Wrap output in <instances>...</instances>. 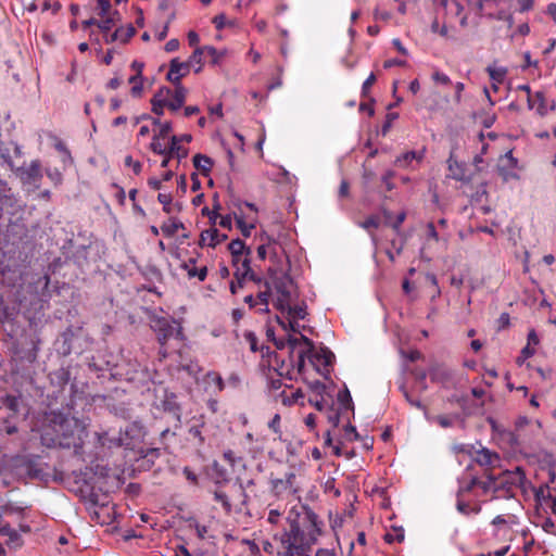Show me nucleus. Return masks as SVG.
I'll list each match as a JSON object with an SVG mask.
<instances>
[{"mask_svg":"<svg viewBox=\"0 0 556 556\" xmlns=\"http://www.w3.org/2000/svg\"><path fill=\"white\" fill-rule=\"evenodd\" d=\"M187 93L188 91L182 85L175 86L174 92L172 91L169 96L172 99H167V108L173 112L179 110L186 101Z\"/></svg>","mask_w":556,"mask_h":556,"instance_id":"obj_16","label":"nucleus"},{"mask_svg":"<svg viewBox=\"0 0 556 556\" xmlns=\"http://www.w3.org/2000/svg\"><path fill=\"white\" fill-rule=\"evenodd\" d=\"M135 34V28L129 27L128 30H124L123 28L115 29L114 33L106 35L105 42L111 43L117 40H121L122 42H127L130 37H132Z\"/></svg>","mask_w":556,"mask_h":556,"instance_id":"obj_27","label":"nucleus"},{"mask_svg":"<svg viewBox=\"0 0 556 556\" xmlns=\"http://www.w3.org/2000/svg\"><path fill=\"white\" fill-rule=\"evenodd\" d=\"M184 228V224L176 218H169L168 220L164 222L161 226L163 235L167 238L174 237L179 229Z\"/></svg>","mask_w":556,"mask_h":556,"instance_id":"obj_26","label":"nucleus"},{"mask_svg":"<svg viewBox=\"0 0 556 556\" xmlns=\"http://www.w3.org/2000/svg\"><path fill=\"white\" fill-rule=\"evenodd\" d=\"M129 366L131 367V369H128L126 372H125V376H126V379L130 382H144L148 377H149V374H148V370H147V367L139 364V363H135V364H129Z\"/></svg>","mask_w":556,"mask_h":556,"instance_id":"obj_18","label":"nucleus"},{"mask_svg":"<svg viewBox=\"0 0 556 556\" xmlns=\"http://www.w3.org/2000/svg\"><path fill=\"white\" fill-rule=\"evenodd\" d=\"M280 312H287L289 317L292 319H304L306 317V306L305 305H294L291 306L290 302H287V306L282 305V307H276Z\"/></svg>","mask_w":556,"mask_h":556,"instance_id":"obj_25","label":"nucleus"},{"mask_svg":"<svg viewBox=\"0 0 556 556\" xmlns=\"http://www.w3.org/2000/svg\"><path fill=\"white\" fill-rule=\"evenodd\" d=\"M28 508V506H20L15 503L8 502L3 505H0L1 516L2 515H18L23 517L24 510Z\"/></svg>","mask_w":556,"mask_h":556,"instance_id":"obj_33","label":"nucleus"},{"mask_svg":"<svg viewBox=\"0 0 556 556\" xmlns=\"http://www.w3.org/2000/svg\"><path fill=\"white\" fill-rule=\"evenodd\" d=\"M157 407L163 412L170 414L176 421V427H179L181 422V406L177 402V396L174 393L165 392L164 397L161 400Z\"/></svg>","mask_w":556,"mask_h":556,"instance_id":"obj_7","label":"nucleus"},{"mask_svg":"<svg viewBox=\"0 0 556 556\" xmlns=\"http://www.w3.org/2000/svg\"><path fill=\"white\" fill-rule=\"evenodd\" d=\"M457 509L465 515H469L470 513L478 514L480 511V507H471L463 497H457Z\"/></svg>","mask_w":556,"mask_h":556,"instance_id":"obj_44","label":"nucleus"},{"mask_svg":"<svg viewBox=\"0 0 556 556\" xmlns=\"http://www.w3.org/2000/svg\"><path fill=\"white\" fill-rule=\"evenodd\" d=\"M496 460H498L497 454L492 453L486 448H482L481 451H478L476 454V462L481 466H491Z\"/></svg>","mask_w":556,"mask_h":556,"instance_id":"obj_29","label":"nucleus"},{"mask_svg":"<svg viewBox=\"0 0 556 556\" xmlns=\"http://www.w3.org/2000/svg\"><path fill=\"white\" fill-rule=\"evenodd\" d=\"M203 53L212 58L213 63H217L222 54L212 46L202 47Z\"/></svg>","mask_w":556,"mask_h":556,"instance_id":"obj_59","label":"nucleus"},{"mask_svg":"<svg viewBox=\"0 0 556 556\" xmlns=\"http://www.w3.org/2000/svg\"><path fill=\"white\" fill-rule=\"evenodd\" d=\"M308 402L319 412H323L328 406V403L326 402L324 394L314 395V397L308 399Z\"/></svg>","mask_w":556,"mask_h":556,"instance_id":"obj_47","label":"nucleus"},{"mask_svg":"<svg viewBox=\"0 0 556 556\" xmlns=\"http://www.w3.org/2000/svg\"><path fill=\"white\" fill-rule=\"evenodd\" d=\"M161 140H164V138L159 135H154L150 143V149L155 154H166L168 150V147L163 146Z\"/></svg>","mask_w":556,"mask_h":556,"instance_id":"obj_40","label":"nucleus"},{"mask_svg":"<svg viewBox=\"0 0 556 556\" xmlns=\"http://www.w3.org/2000/svg\"><path fill=\"white\" fill-rule=\"evenodd\" d=\"M267 254H269V260L275 265L279 263V256L277 253V242L276 240L271 239L268 236H266V242H264V239L262 238V244L257 248V257L261 261H264Z\"/></svg>","mask_w":556,"mask_h":556,"instance_id":"obj_11","label":"nucleus"},{"mask_svg":"<svg viewBox=\"0 0 556 556\" xmlns=\"http://www.w3.org/2000/svg\"><path fill=\"white\" fill-rule=\"evenodd\" d=\"M380 225V220L377 216H369L363 223V227L367 230L377 229Z\"/></svg>","mask_w":556,"mask_h":556,"instance_id":"obj_63","label":"nucleus"},{"mask_svg":"<svg viewBox=\"0 0 556 556\" xmlns=\"http://www.w3.org/2000/svg\"><path fill=\"white\" fill-rule=\"evenodd\" d=\"M247 279L257 285H260L263 281L262 277L256 275L254 270L251 268L250 262L245 260L243 263V268L240 277H236V280L231 281L230 283V292L232 294H236L240 289H243Z\"/></svg>","mask_w":556,"mask_h":556,"instance_id":"obj_6","label":"nucleus"},{"mask_svg":"<svg viewBox=\"0 0 556 556\" xmlns=\"http://www.w3.org/2000/svg\"><path fill=\"white\" fill-rule=\"evenodd\" d=\"M202 426H191L189 428V435L193 439L198 440V444L202 445L204 443V438L202 435Z\"/></svg>","mask_w":556,"mask_h":556,"instance_id":"obj_55","label":"nucleus"},{"mask_svg":"<svg viewBox=\"0 0 556 556\" xmlns=\"http://www.w3.org/2000/svg\"><path fill=\"white\" fill-rule=\"evenodd\" d=\"M2 407L9 410V416L16 415L20 407V397L15 395H5L1 397L0 408Z\"/></svg>","mask_w":556,"mask_h":556,"instance_id":"obj_30","label":"nucleus"},{"mask_svg":"<svg viewBox=\"0 0 556 556\" xmlns=\"http://www.w3.org/2000/svg\"><path fill=\"white\" fill-rule=\"evenodd\" d=\"M46 174L55 186H58L62 182L63 176H62V173L58 168H48L46 170Z\"/></svg>","mask_w":556,"mask_h":556,"instance_id":"obj_53","label":"nucleus"},{"mask_svg":"<svg viewBox=\"0 0 556 556\" xmlns=\"http://www.w3.org/2000/svg\"><path fill=\"white\" fill-rule=\"evenodd\" d=\"M399 117V114L397 113H388L387 116H386V122L384 124L382 125V128H381V132L383 136H386L388 134V131L390 130L391 126H392V123Z\"/></svg>","mask_w":556,"mask_h":556,"instance_id":"obj_56","label":"nucleus"},{"mask_svg":"<svg viewBox=\"0 0 556 556\" xmlns=\"http://www.w3.org/2000/svg\"><path fill=\"white\" fill-rule=\"evenodd\" d=\"M244 339L249 343L250 350L252 352H256L258 350V348H257V337L255 336V333L253 331H247L244 333Z\"/></svg>","mask_w":556,"mask_h":556,"instance_id":"obj_58","label":"nucleus"},{"mask_svg":"<svg viewBox=\"0 0 556 556\" xmlns=\"http://www.w3.org/2000/svg\"><path fill=\"white\" fill-rule=\"evenodd\" d=\"M55 149H56L58 151H60V152L63 154V159H62V161H63V163H64V164H66V163L72 164V163H73V157H72V155H71V152H70V150L66 148V146L64 144V142H62V141H58V142L55 143Z\"/></svg>","mask_w":556,"mask_h":556,"instance_id":"obj_50","label":"nucleus"},{"mask_svg":"<svg viewBox=\"0 0 556 556\" xmlns=\"http://www.w3.org/2000/svg\"><path fill=\"white\" fill-rule=\"evenodd\" d=\"M157 201L163 205V211L167 214L173 213L175 208H177V211L181 210L179 204H173V197L170 193L160 192L157 195Z\"/></svg>","mask_w":556,"mask_h":556,"instance_id":"obj_31","label":"nucleus"},{"mask_svg":"<svg viewBox=\"0 0 556 556\" xmlns=\"http://www.w3.org/2000/svg\"><path fill=\"white\" fill-rule=\"evenodd\" d=\"M195 261L191 258L189 264H185V269H187L189 278L197 277L200 281H204L207 276V267L203 266L201 268H197L194 266Z\"/></svg>","mask_w":556,"mask_h":556,"instance_id":"obj_28","label":"nucleus"},{"mask_svg":"<svg viewBox=\"0 0 556 556\" xmlns=\"http://www.w3.org/2000/svg\"><path fill=\"white\" fill-rule=\"evenodd\" d=\"M479 479L477 477H472L468 482H464L460 484L457 497H464L466 494L470 493L476 486H478Z\"/></svg>","mask_w":556,"mask_h":556,"instance_id":"obj_37","label":"nucleus"},{"mask_svg":"<svg viewBox=\"0 0 556 556\" xmlns=\"http://www.w3.org/2000/svg\"><path fill=\"white\" fill-rule=\"evenodd\" d=\"M488 73L490 75V78L494 83H502L505 78L506 71L504 68H492L488 67Z\"/></svg>","mask_w":556,"mask_h":556,"instance_id":"obj_49","label":"nucleus"},{"mask_svg":"<svg viewBox=\"0 0 556 556\" xmlns=\"http://www.w3.org/2000/svg\"><path fill=\"white\" fill-rule=\"evenodd\" d=\"M166 154L173 155L180 162L182 159L187 157L188 149L179 144L178 136L174 135L169 139L168 150Z\"/></svg>","mask_w":556,"mask_h":556,"instance_id":"obj_20","label":"nucleus"},{"mask_svg":"<svg viewBox=\"0 0 556 556\" xmlns=\"http://www.w3.org/2000/svg\"><path fill=\"white\" fill-rule=\"evenodd\" d=\"M303 397H304V394L299 389V390L292 392L291 396L283 399V404H286V405L300 404V400ZM301 405H304V403L301 402Z\"/></svg>","mask_w":556,"mask_h":556,"instance_id":"obj_51","label":"nucleus"},{"mask_svg":"<svg viewBox=\"0 0 556 556\" xmlns=\"http://www.w3.org/2000/svg\"><path fill=\"white\" fill-rule=\"evenodd\" d=\"M448 170L451 173V176L458 181H469V177L466 176L465 167L463 164L458 163L457 161L453 160L452 157L448 160Z\"/></svg>","mask_w":556,"mask_h":556,"instance_id":"obj_24","label":"nucleus"},{"mask_svg":"<svg viewBox=\"0 0 556 556\" xmlns=\"http://www.w3.org/2000/svg\"><path fill=\"white\" fill-rule=\"evenodd\" d=\"M535 353V350L531 348V345L527 344L520 353V356L518 357L517 362L518 364H521L525 359L530 358Z\"/></svg>","mask_w":556,"mask_h":556,"instance_id":"obj_61","label":"nucleus"},{"mask_svg":"<svg viewBox=\"0 0 556 556\" xmlns=\"http://www.w3.org/2000/svg\"><path fill=\"white\" fill-rule=\"evenodd\" d=\"M150 327L156 334L157 342L160 344L159 355L161 358H166L168 352L166 344L170 339L182 340V328L179 323L174 318L159 316L153 314L149 318Z\"/></svg>","mask_w":556,"mask_h":556,"instance_id":"obj_4","label":"nucleus"},{"mask_svg":"<svg viewBox=\"0 0 556 556\" xmlns=\"http://www.w3.org/2000/svg\"><path fill=\"white\" fill-rule=\"evenodd\" d=\"M404 530L403 528H394L392 532H388L384 535V541L387 543H402L404 541Z\"/></svg>","mask_w":556,"mask_h":556,"instance_id":"obj_38","label":"nucleus"},{"mask_svg":"<svg viewBox=\"0 0 556 556\" xmlns=\"http://www.w3.org/2000/svg\"><path fill=\"white\" fill-rule=\"evenodd\" d=\"M270 491L277 497L296 494L300 491V486L296 484V475L289 471L282 478H271Z\"/></svg>","mask_w":556,"mask_h":556,"instance_id":"obj_5","label":"nucleus"},{"mask_svg":"<svg viewBox=\"0 0 556 556\" xmlns=\"http://www.w3.org/2000/svg\"><path fill=\"white\" fill-rule=\"evenodd\" d=\"M172 94V90L167 87H162L151 99L152 112L156 115L164 113V108L167 106V98Z\"/></svg>","mask_w":556,"mask_h":556,"instance_id":"obj_14","label":"nucleus"},{"mask_svg":"<svg viewBox=\"0 0 556 556\" xmlns=\"http://www.w3.org/2000/svg\"><path fill=\"white\" fill-rule=\"evenodd\" d=\"M125 165L131 167L135 175H139L142 170V164L139 161H134L130 155L125 157Z\"/></svg>","mask_w":556,"mask_h":556,"instance_id":"obj_57","label":"nucleus"},{"mask_svg":"<svg viewBox=\"0 0 556 556\" xmlns=\"http://www.w3.org/2000/svg\"><path fill=\"white\" fill-rule=\"evenodd\" d=\"M190 72V62H180L178 59H173L169 63V70L166 75L168 81L175 86L181 85L180 80Z\"/></svg>","mask_w":556,"mask_h":556,"instance_id":"obj_9","label":"nucleus"},{"mask_svg":"<svg viewBox=\"0 0 556 556\" xmlns=\"http://www.w3.org/2000/svg\"><path fill=\"white\" fill-rule=\"evenodd\" d=\"M228 250L231 254V256L233 255H239V254H251V250L250 248H248L244 243V241H242L241 239H235L232 240L229 244H228Z\"/></svg>","mask_w":556,"mask_h":556,"instance_id":"obj_32","label":"nucleus"},{"mask_svg":"<svg viewBox=\"0 0 556 556\" xmlns=\"http://www.w3.org/2000/svg\"><path fill=\"white\" fill-rule=\"evenodd\" d=\"M308 359L318 372H321V367H328L332 365L334 359L333 353L328 348H320L319 350H313L308 353Z\"/></svg>","mask_w":556,"mask_h":556,"instance_id":"obj_8","label":"nucleus"},{"mask_svg":"<svg viewBox=\"0 0 556 556\" xmlns=\"http://www.w3.org/2000/svg\"><path fill=\"white\" fill-rule=\"evenodd\" d=\"M16 200L12 193L9 184L0 179V215L15 206Z\"/></svg>","mask_w":556,"mask_h":556,"instance_id":"obj_13","label":"nucleus"},{"mask_svg":"<svg viewBox=\"0 0 556 556\" xmlns=\"http://www.w3.org/2000/svg\"><path fill=\"white\" fill-rule=\"evenodd\" d=\"M296 320L298 319H291V320L285 321V320H281L279 317H277L278 324L286 331L300 332V326Z\"/></svg>","mask_w":556,"mask_h":556,"instance_id":"obj_46","label":"nucleus"},{"mask_svg":"<svg viewBox=\"0 0 556 556\" xmlns=\"http://www.w3.org/2000/svg\"><path fill=\"white\" fill-rule=\"evenodd\" d=\"M128 81L130 85H132L131 90H130L131 96L140 97L142 89H143L142 79H141L140 75L139 74L132 75Z\"/></svg>","mask_w":556,"mask_h":556,"instance_id":"obj_39","label":"nucleus"},{"mask_svg":"<svg viewBox=\"0 0 556 556\" xmlns=\"http://www.w3.org/2000/svg\"><path fill=\"white\" fill-rule=\"evenodd\" d=\"M528 108L530 110H535L539 115L544 116L547 113L544 93L542 91H538L533 97H529Z\"/></svg>","mask_w":556,"mask_h":556,"instance_id":"obj_19","label":"nucleus"},{"mask_svg":"<svg viewBox=\"0 0 556 556\" xmlns=\"http://www.w3.org/2000/svg\"><path fill=\"white\" fill-rule=\"evenodd\" d=\"M23 177L27 182H37L41 179V165L38 160L33 161L28 167L22 170Z\"/></svg>","mask_w":556,"mask_h":556,"instance_id":"obj_21","label":"nucleus"},{"mask_svg":"<svg viewBox=\"0 0 556 556\" xmlns=\"http://www.w3.org/2000/svg\"><path fill=\"white\" fill-rule=\"evenodd\" d=\"M431 31L439 34L441 37H447V27L445 25L440 26L439 21L435 18L431 24Z\"/></svg>","mask_w":556,"mask_h":556,"instance_id":"obj_62","label":"nucleus"},{"mask_svg":"<svg viewBox=\"0 0 556 556\" xmlns=\"http://www.w3.org/2000/svg\"><path fill=\"white\" fill-rule=\"evenodd\" d=\"M87 431L84 422L61 410L46 412L41 419L40 438L47 447L74 448L80 454Z\"/></svg>","mask_w":556,"mask_h":556,"instance_id":"obj_2","label":"nucleus"},{"mask_svg":"<svg viewBox=\"0 0 556 556\" xmlns=\"http://www.w3.org/2000/svg\"><path fill=\"white\" fill-rule=\"evenodd\" d=\"M227 239V235L220 233L215 226L205 229L200 235L199 244L201 247L208 245L215 248L217 244L224 242Z\"/></svg>","mask_w":556,"mask_h":556,"instance_id":"obj_12","label":"nucleus"},{"mask_svg":"<svg viewBox=\"0 0 556 556\" xmlns=\"http://www.w3.org/2000/svg\"><path fill=\"white\" fill-rule=\"evenodd\" d=\"M118 12H114L113 14L103 17L102 21L97 23V26L99 29L106 36L108 33L111 30L113 25L115 24V18L118 17Z\"/></svg>","mask_w":556,"mask_h":556,"instance_id":"obj_36","label":"nucleus"},{"mask_svg":"<svg viewBox=\"0 0 556 556\" xmlns=\"http://www.w3.org/2000/svg\"><path fill=\"white\" fill-rule=\"evenodd\" d=\"M192 161H193L194 167L202 175L208 176V174L212 169V166H213V161L208 156L198 153L193 156Z\"/></svg>","mask_w":556,"mask_h":556,"instance_id":"obj_23","label":"nucleus"},{"mask_svg":"<svg viewBox=\"0 0 556 556\" xmlns=\"http://www.w3.org/2000/svg\"><path fill=\"white\" fill-rule=\"evenodd\" d=\"M478 486L481 488L484 492L490 490H496L501 486L498 479L493 478L492 476H488L485 480H480Z\"/></svg>","mask_w":556,"mask_h":556,"instance_id":"obj_41","label":"nucleus"},{"mask_svg":"<svg viewBox=\"0 0 556 556\" xmlns=\"http://www.w3.org/2000/svg\"><path fill=\"white\" fill-rule=\"evenodd\" d=\"M376 75L374 73H371L367 78L366 80L363 83V86H362V96L363 97H367L368 92H369V89L370 87L376 83Z\"/></svg>","mask_w":556,"mask_h":556,"instance_id":"obj_60","label":"nucleus"},{"mask_svg":"<svg viewBox=\"0 0 556 556\" xmlns=\"http://www.w3.org/2000/svg\"><path fill=\"white\" fill-rule=\"evenodd\" d=\"M224 459L232 467L242 463V457L237 455L232 450L225 451L223 454Z\"/></svg>","mask_w":556,"mask_h":556,"instance_id":"obj_48","label":"nucleus"},{"mask_svg":"<svg viewBox=\"0 0 556 556\" xmlns=\"http://www.w3.org/2000/svg\"><path fill=\"white\" fill-rule=\"evenodd\" d=\"M430 378L433 382L441 383L446 388L454 384V371L442 365H437L431 368Z\"/></svg>","mask_w":556,"mask_h":556,"instance_id":"obj_10","label":"nucleus"},{"mask_svg":"<svg viewBox=\"0 0 556 556\" xmlns=\"http://www.w3.org/2000/svg\"><path fill=\"white\" fill-rule=\"evenodd\" d=\"M237 227L240 229L242 236L250 237L251 230L254 228L253 224L248 225L242 216H236Z\"/></svg>","mask_w":556,"mask_h":556,"instance_id":"obj_45","label":"nucleus"},{"mask_svg":"<svg viewBox=\"0 0 556 556\" xmlns=\"http://www.w3.org/2000/svg\"><path fill=\"white\" fill-rule=\"evenodd\" d=\"M268 280L264 281L265 290L258 291L256 294L257 300L265 306L267 311L271 287L278 293L276 307L287 306V302L291 300L292 279L282 267H269L267 269Z\"/></svg>","mask_w":556,"mask_h":556,"instance_id":"obj_3","label":"nucleus"},{"mask_svg":"<svg viewBox=\"0 0 556 556\" xmlns=\"http://www.w3.org/2000/svg\"><path fill=\"white\" fill-rule=\"evenodd\" d=\"M456 417H451L446 415H439L434 418V420L438 422V425L442 428H448L454 425V420Z\"/></svg>","mask_w":556,"mask_h":556,"instance_id":"obj_54","label":"nucleus"},{"mask_svg":"<svg viewBox=\"0 0 556 556\" xmlns=\"http://www.w3.org/2000/svg\"><path fill=\"white\" fill-rule=\"evenodd\" d=\"M338 401L345 409H353L352 396L346 388L338 393Z\"/></svg>","mask_w":556,"mask_h":556,"instance_id":"obj_42","label":"nucleus"},{"mask_svg":"<svg viewBox=\"0 0 556 556\" xmlns=\"http://www.w3.org/2000/svg\"><path fill=\"white\" fill-rule=\"evenodd\" d=\"M526 480L525 471L522 468L517 467L513 471H505L502 478L498 479L501 486L510 484L514 486H521Z\"/></svg>","mask_w":556,"mask_h":556,"instance_id":"obj_15","label":"nucleus"},{"mask_svg":"<svg viewBox=\"0 0 556 556\" xmlns=\"http://www.w3.org/2000/svg\"><path fill=\"white\" fill-rule=\"evenodd\" d=\"M213 496H214V501L219 503L227 514L231 513L232 508H231V504H230L229 497H228V495L223 490L217 488L213 492Z\"/></svg>","mask_w":556,"mask_h":556,"instance_id":"obj_34","label":"nucleus"},{"mask_svg":"<svg viewBox=\"0 0 556 556\" xmlns=\"http://www.w3.org/2000/svg\"><path fill=\"white\" fill-rule=\"evenodd\" d=\"M250 255L251 254H239V255L231 256V263H232V266L235 267V273H233L235 278L240 277V275L242 273V268H243V263L245 260L251 263Z\"/></svg>","mask_w":556,"mask_h":556,"instance_id":"obj_35","label":"nucleus"},{"mask_svg":"<svg viewBox=\"0 0 556 556\" xmlns=\"http://www.w3.org/2000/svg\"><path fill=\"white\" fill-rule=\"evenodd\" d=\"M288 527L274 535L278 556H308L320 534L318 516L306 505L293 507L287 517Z\"/></svg>","mask_w":556,"mask_h":556,"instance_id":"obj_1","label":"nucleus"},{"mask_svg":"<svg viewBox=\"0 0 556 556\" xmlns=\"http://www.w3.org/2000/svg\"><path fill=\"white\" fill-rule=\"evenodd\" d=\"M402 392H403V395L404 397L406 399V401L414 407L416 408H419V409H425V406L421 404L420 400L417 399V397H414L409 394V392L404 388L402 387L401 388Z\"/></svg>","mask_w":556,"mask_h":556,"instance_id":"obj_52","label":"nucleus"},{"mask_svg":"<svg viewBox=\"0 0 556 556\" xmlns=\"http://www.w3.org/2000/svg\"><path fill=\"white\" fill-rule=\"evenodd\" d=\"M425 157V150L421 151H408L399 155L395 160V165L399 167H410L413 162L420 163Z\"/></svg>","mask_w":556,"mask_h":556,"instance_id":"obj_17","label":"nucleus"},{"mask_svg":"<svg viewBox=\"0 0 556 556\" xmlns=\"http://www.w3.org/2000/svg\"><path fill=\"white\" fill-rule=\"evenodd\" d=\"M204 381L208 388L213 387V393L215 394L220 393L225 389V382L216 371H208L204 377Z\"/></svg>","mask_w":556,"mask_h":556,"instance_id":"obj_22","label":"nucleus"},{"mask_svg":"<svg viewBox=\"0 0 556 556\" xmlns=\"http://www.w3.org/2000/svg\"><path fill=\"white\" fill-rule=\"evenodd\" d=\"M204 55L203 53V49L202 47H198L193 53L191 54V56L189 58V60L187 62H190V67L194 64H198L199 67L195 70V72H200L201 71V67H202V56Z\"/></svg>","mask_w":556,"mask_h":556,"instance_id":"obj_43","label":"nucleus"},{"mask_svg":"<svg viewBox=\"0 0 556 556\" xmlns=\"http://www.w3.org/2000/svg\"><path fill=\"white\" fill-rule=\"evenodd\" d=\"M309 388L314 392V395H321L326 391V386L319 380L311 382Z\"/></svg>","mask_w":556,"mask_h":556,"instance_id":"obj_64","label":"nucleus"}]
</instances>
